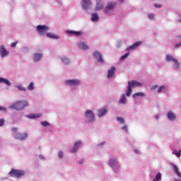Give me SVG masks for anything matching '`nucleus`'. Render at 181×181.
Returning a JSON list of instances; mask_svg holds the SVG:
<instances>
[{
	"label": "nucleus",
	"instance_id": "nucleus-1",
	"mask_svg": "<svg viewBox=\"0 0 181 181\" xmlns=\"http://www.w3.org/2000/svg\"><path fill=\"white\" fill-rule=\"evenodd\" d=\"M26 107H29V102L27 100H18L9 105L8 108L11 110H16V111H21L25 110Z\"/></svg>",
	"mask_w": 181,
	"mask_h": 181
},
{
	"label": "nucleus",
	"instance_id": "nucleus-2",
	"mask_svg": "<svg viewBox=\"0 0 181 181\" xmlns=\"http://www.w3.org/2000/svg\"><path fill=\"white\" fill-rule=\"evenodd\" d=\"M11 131L16 139H19V141H24V139H26V138H28V133L22 134V133L18 132V127H13L11 129Z\"/></svg>",
	"mask_w": 181,
	"mask_h": 181
},
{
	"label": "nucleus",
	"instance_id": "nucleus-3",
	"mask_svg": "<svg viewBox=\"0 0 181 181\" xmlns=\"http://www.w3.org/2000/svg\"><path fill=\"white\" fill-rule=\"evenodd\" d=\"M9 175L11 176V177H17V179H19V177L25 176V172L21 170L11 169V172L9 173Z\"/></svg>",
	"mask_w": 181,
	"mask_h": 181
},
{
	"label": "nucleus",
	"instance_id": "nucleus-4",
	"mask_svg": "<svg viewBox=\"0 0 181 181\" xmlns=\"http://www.w3.org/2000/svg\"><path fill=\"white\" fill-rule=\"evenodd\" d=\"M85 116H86V118H87L88 121H89V122H93V121L95 119L94 112H93L92 110H86V112H85Z\"/></svg>",
	"mask_w": 181,
	"mask_h": 181
},
{
	"label": "nucleus",
	"instance_id": "nucleus-5",
	"mask_svg": "<svg viewBox=\"0 0 181 181\" xmlns=\"http://www.w3.org/2000/svg\"><path fill=\"white\" fill-rule=\"evenodd\" d=\"M47 30H49V27H47L46 25H40L37 26V32H38L40 35H45Z\"/></svg>",
	"mask_w": 181,
	"mask_h": 181
},
{
	"label": "nucleus",
	"instance_id": "nucleus-6",
	"mask_svg": "<svg viewBox=\"0 0 181 181\" xmlns=\"http://www.w3.org/2000/svg\"><path fill=\"white\" fill-rule=\"evenodd\" d=\"M81 5L83 9H85V11H87L89 8L91 7V1L90 0H82L81 1Z\"/></svg>",
	"mask_w": 181,
	"mask_h": 181
},
{
	"label": "nucleus",
	"instance_id": "nucleus-7",
	"mask_svg": "<svg viewBox=\"0 0 181 181\" xmlns=\"http://www.w3.org/2000/svg\"><path fill=\"white\" fill-rule=\"evenodd\" d=\"M115 5H117V4L115 3H112V2L107 3L105 9V13H110V11H112L115 8Z\"/></svg>",
	"mask_w": 181,
	"mask_h": 181
},
{
	"label": "nucleus",
	"instance_id": "nucleus-8",
	"mask_svg": "<svg viewBox=\"0 0 181 181\" xmlns=\"http://www.w3.org/2000/svg\"><path fill=\"white\" fill-rule=\"evenodd\" d=\"M0 54L1 57H6L9 54V52L6 50L4 45L0 46Z\"/></svg>",
	"mask_w": 181,
	"mask_h": 181
},
{
	"label": "nucleus",
	"instance_id": "nucleus-9",
	"mask_svg": "<svg viewBox=\"0 0 181 181\" xmlns=\"http://www.w3.org/2000/svg\"><path fill=\"white\" fill-rule=\"evenodd\" d=\"M66 84L69 86H78L80 84V81L78 79H70L66 81Z\"/></svg>",
	"mask_w": 181,
	"mask_h": 181
},
{
	"label": "nucleus",
	"instance_id": "nucleus-10",
	"mask_svg": "<svg viewBox=\"0 0 181 181\" xmlns=\"http://www.w3.org/2000/svg\"><path fill=\"white\" fill-rule=\"evenodd\" d=\"M109 165L112 168V169H115V168H119L118 161H117V159L115 158H111L109 161Z\"/></svg>",
	"mask_w": 181,
	"mask_h": 181
},
{
	"label": "nucleus",
	"instance_id": "nucleus-11",
	"mask_svg": "<svg viewBox=\"0 0 181 181\" xmlns=\"http://www.w3.org/2000/svg\"><path fill=\"white\" fill-rule=\"evenodd\" d=\"M93 56L99 63L104 62V60L103 59V55L101 54V53L98 52H95L93 53Z\"/></svg>",
	"mask_w": 181,
	"mask_h": 181
},
{
	"label": "nucleus",
	"instance_id": "nucleus-12",
	"mask_svg": "<svg viewBox=\"0 0 181 181\" xmlns=\"http://www.w3.org/2000/svg\"><path fill=\"white\" fill-rule=\"evenodd\" d=\"M43 57V54L42 53H35L33 56V60L35 63H37V62H40V59Z\"/></svg>",
	"mask_w": 181,
	"mask_h": 181
},
{
	"label": "nucleus",
	"instance_id": "nucleus-13",
	"mask_svg": "<svg viewBox=\"0 0 181 181\" xmlns=\"http://www.w3.org/2000/svg\"><path fill=\"white\" fill-rule=\"evenodd\" d=\"M95 9L96 11H101V9H104V4H103V0H97Z\"/></svg>",
	"mask_w": 181,
	"mask_h": 181
},
{
	"label": "nucleus",
	"instance_id": "nucleus-14",
	"mask_svg": "<svg viewBox=\"0 0 181 181\" xmlns=\"http://www.w3.org/2000/svg\"><path fill=\"white\" fill-rule=\"evenodd\" d=\"M131 94H132V88L131 87V81H128V86L126 90L127 97H131Z\"/></svg>",
	"mask_w": 181,
	"mask_h": 181
},
{
	"label": "nucleus",
	"instance_id": "nucleus-15",
	"mask_svg": "<svg viewBox=\"0 0 181 181\" xmlns=\"http://www.w3.org/2000/svg\"><path fill=\"white\" fill-rule=\"evenodd\" d=\"M81 145H82L81 141H77L76 143H75L74 147L71 150V153H76V152H77V149H78V148H80Z\"/></svg>",
	"mask_w": 181,
	"mask_h": 181
},
{
	"label": "nucleus",
	"instance_id": "nucleus-16",
	"mask_svg": "<svg viewBox=\"0 0 181 181\" xmlns=\"http://www.w3.org/2000/svg\"><path fill=\"white\" fill-rule=\"evenodd\" d=\"M141 42L137 41L136 42H134L132 45H130L129 47H128L127 48V50H133V49H135L136 47H138V46H139L140 45H141Z\"/></svg>",
	"mask_w": 181,
	"mask_h": 181
},
{
	"label": "nucleus",
	"instance_id": "nucleus-17",
	"mask_svg": "<svg viewBox=\"0 0 181 181\" xmlns=\"http://www.w3.org/2000/svg\"><path fill=\"white\" fill-rule=\"evenodd\" d=\"M107 108L103 107L102 109L98 110V117H103L107 114Z\"/></svg>",
	"mask_w": 181,
	"mask_h": 181
},
{
	"label": "nucleus",
	"instance_id": "nucleus-18",
	"mask_svg": "<svg viewBox=\"0 0 181 181\" xmlns=\"http://www.w3.org/2000/svg\"><path fill=\"white\" fill-rule=\"evenodd\" d=\"M115 73V67L112 66L109 70H108V74H107V78H111L112 76H114V74Z\"/></svg>",
	"mask_w": 181,
	"mask_h": 181
},
{
	"label": "nucleus",
	"instance_id": "nucleus-19",
	"mask_svg": "<svg viewBox=\"0 0 181 181\" xmlns=\"http://www.w3.org/2000/svg\"><path fill=\"white\" fill-rule=\"evenodd\" d=\"M167 117L168 119H170V121H175V119H176V116L175 115V114H173V112H168L167 113Z\"/></svg>",
	"mask_w": 181,
	"mask_h": 181
},
{
	"label": "nucleus",
	"instance_id": "nucleus-20",
	"mask_svg": "<svg viewBox=\"0 0 181 181\" xmlns=\"http://www.w3.org/2000/svg\"><path fill=\"white\" fill-rule=\"evenodd\" d=\"M131 87L134 88V87H142V83H141L140 82H138L136 81H132L131 82Z\"/></svg>",
	"mask_w": 181,
	"mask_h": 181
},
{
	"label": "nucleus",
	"instance_id": "nucleus-21",
	"mask_svg": "<svg viewBox=\"0 0 181 181\" xmlns=\"http://www.w3.org/2000/svg\"><path fill=\"white\" fill-rule=\"evenodd\" d=\"M66 33H69V35H75V36H80L82 33L80 31L66 30Z\"/></svg>",
	"mask_w": 181,
	"mask_h": 181
},
{
	"label": "nucleus",
	"instance_id": "nucleus-22",
	"mask_svg": "<svg viewBox=\"0 0 181 181\" xmlns=\"http://www.w3.org/2000/svg\"><path fill=\"white\" fill-rule=\"evenodd\" d=\"M78 46L80 49H83V50H87L88 49V45H86V42H79Z\"/></svg>",
	"mask_w": 181,
	"mask_h": 181
},
{
	"label": "nucleus",
	"instance_id": "nucleus-23",
	"mask_svg": "<svg viewBox=\"0 0 181 181\" xmlns=\"http://www.w3.org/2000/svg\"><path fill=\"white\" fill-rule=\"evenodd\" d=\"M28 118H30L31 119H33L35 118H40L42 117V114H30L29 115H27Z\"/></svg>",
	"mask_w": 181,
	"mask_h": 181
},
{
	"label": "nucleus",
	"instance_id": "nucleus-24",
	"mask_svg": "<svg viewBox=\"0 0 181 181\" xmlns=\"http://www.w3.org/2000/svg\"><path fill=\"white\" fill-rule=\"evenodd\" d=\"M172 166H173L174 171L176 173L177 176H178V177H181V173L179 171V168H177V166L175 164H172Z\"/></svg>",
	"mask_w": 181,
	"mask_h": 181
},
{
	"label": "nucleus",
	"instance_id": "nucleus-25",
	"mask_svg": "<svg viewBox=\"0 0 181 181\" xmlns=\"http://www.w3.org/2000/svg\"><path fill=\"white\" fill-rule=\"evenodd\" d=\"M46 36L47 37H49L50 39H59V36L58 35H56L52 33H47L46 34Z\"/></svg>",
	"mask_w": 181,
	"mask_h": 181
},
{
	"label": "nucleus",
	"instance_id": "nucleus-26",
	"mask_svg": "<svg viewBox=\"0 0 181 181\" xmlns=\"http://www.w3.org/2000/svg\"><path fill=\"white\" fill-rule=\"evenodd\" d=\"M98 19H99L98 14L97 13H94L92 14L91 21L93 22H97V21H98Z\"/></svg>",
	"mask_w": 181,
	"mask_h": 181
},
{
	"label": "nucleus",
	"instance_id": "nucleus-27",
	"mask_svg": "<svg viewBox=\"0 0 181 181\" xmlns=\"http://www.w3.org/2000/svg\"><path fill=\"white\" fill-rule=\"evenodd\" d=\"M137 97H145V93L142 92H139L133 95V98H137Z\"/></svg>",
	"mask_w": 181,
	"mask_h": 181
},
{
	"label": "nucleus",
	"instance_id": "nucleus-28",
	"mask_svg": "<svg viewBox=\"0 0 181 181\" xmlns=\"http://www.w3.org/2000/svg\"><path fill=\"white\" fill-rule=\"evenodd\" d=\"M0 83H4V84H6V86H11V84L8 79L4 78H0Z\"/></svg>",
	"mask_w": 181,
	"mask_h": 181
},
{
	"label": "nucleus",
	"instance_id": "nucleus-29",
	"mask_svg": "<svg viewBox=\"0 0 181 181\" xmlns=\"http://www.w3.org/2000/svg\"><path fill=\"white\" fill-rule=\"evenodd\" d=\"M167 62H177V59L174 58L172 55H167Z\"/></svg>",
	"mask_w": 181,
	"mask_h": 181
},
{
	"label": "nucleus",
	"instance_id": "nucleus-30",
	"mask_svg": "<svg viewBox=\"0 0 181 181\" xmlns=\"http://www.w3.org/2000/svg\"><path fill=\"white\" fill-rule=\"evenodd\" d=\"M160 179H162V174H160V173H158L156 175V177H155V178L153 179V181H159V180H160Z\"/></svg>",
	"mask_w": 181,
	"mask_h": 181
},
{
	"label": "nucleus",
	"instance_id": "nucleus-31",
	"mask_svg": "<svg viewBox=\"0 0 181 181\" xmlns=\"http://www.w3.org/2000/svg\"><path fill=\"white\" fill-rule=\"evenodd\" d=\"M119 103L122 104H125L127 103V98H125V95H122L120 100Z\"/></svg>",
	"mask_w": 181,
	"mask_h": 181
},
{
	"label": "nucleus",
	"instance_id": "nucleus-32",
	"mask_svg": "<svg viewBox=\"0 0 181 181\" xmlns=\"http://www.w3.org/2000/svg\"><path fill=\"white\" fill-rule=\"evenodd\" d=\"M173 153V155H176L177 156V158H180V155H181V151H177L176 150H174Z\"/></svg>",
	"mask_w": 181,
	"mask_h": 181
},
{
	"label": "nucleus",
	"instance_id": "nucleus-33",
	"mask_svg": "<svg viewBox=\"0 0 181 181\" xmlns=\"http://www.w3.org/2000/svg\"><path fill=\"white\" fill-rule=\"evenodd\" d=\"M174 63H175V65H174V67L175 69H179V67H180V63H179V62L177 61H174Z\"/></svg>",
	"mask_w": 181,
	"mask_h": 181
},
{
	"label": "nucleus",
	"instance_id": "nucleus-34",
	"mask_svg": "<svg viewBox=\"0 0 181 181\" xmlns=\"http://www.w3.org/2000/svg\"><path fill=\"white\" fill-rule=\"evenodd\" d=\"M62 62L64 64H69V63H70L69 58H66V57L62 58Z\"/></svg>",
	"mask_w": 181,
	"mask_h": 181
},
{
	"label": "nucleus",
	"instance_id": "nucleus-35",
	"mask_svg": "<svg viewBox=\"0 0 181 181\" xmlns=\"http://www.w3.org/2000/svg\"><path fill=\"white\" fill-rule=\"evenodd\" d=\"M17 88H18V90H21V91H26V88H23V86L21 84H18L17 86Z\"/></svg>",
	"mask_w": 181,
	"mask_h": 181
},
{
	"label": "nucleus",
	"instance_id": "nucleus-36",
	"mask_svg": "<svg viewBox=\"0 0 181 181\" xmlns=\"http://www.w3.org/2000/svg\"><path fill=\"white\" fill-rule=\"evenodd\" d=\"M33 88H35V87L33 86V83L31 82L30 85L28 86V90H29L30 91H32Z\"/></svg>",
	"mask_w": 181,
	"mask_h": 181
},
{
	"label": "nucleus",
	"instance_id": "nucleus-37",
	"mask_svg": "<svg viewBox=\"0 0 181 181\" xmlns=\"http://www.w3.org/2000/svg\"><path fill=\"white\" fill-rule=\"evenodd\" d=\"M128 56H129V52L127 53V54H124V55H122L121 57V60H125Z\"/></svg>",
	"mask_w": 181,
	"mask_h": 181
},
{
	"label": "nucleus",
	"instance_id": "nucleus-38",
	"mask_svg": "<svg viewBox=\"0 0 181 181\" xmlns=\"http://www.w3.org/2000/svg\"><path fill=\"white\" fill-rule=\"evenodd\" d=\"M164 90H166V87H165V86H162L158 88V93H162Z\"/></svg>",
	"mask_w": 181,
	"mask_h": 181
},
{
	"label": "nucleus",
	"instance_id": "nucleus-39",
	"mask_svg": "<svg viewBox=\"0 0 181 181\" xmlns=\"http://www.w3.org/2000/svg\"><path fill=\"white\" fill-rule=\"evenodd\" d=\"M148 17L151 19V21H153V19H155V15L153 13H149Z\"/></svg>",
	"mask_w": 181,
	"mask_h": 181
},
{
	"label": "nucleus",
	"instance_id": "nucleus-40",
	"mask_svg": "<svg viewBox=\"0 0 181 181\" xmlns=\"http://www.w3.org/2000/svg\"><path fill=\"white\" fill-rule=\"evenodd\" d=\"M41 124L42 127H49V125H50V124H49V122L47 121L41 122Z\"/></svg>",
	"mask_w": 181,
	"mask_h": 181
},
{
	"label": "nucleus",
	"instance_id": "nucleus-41",
	"mask_svg": "<svg viewBox=\"0 0 181 181\" xmlns=\"http://www.w3.org/2000/svg\"><path fill=\"white\" fill-rule=\"evenodd\" d=\"M116 119H117V121H118L119 122H121L122 124L124 123L123 117H117Z\"/></svg>",
	"mask_w": 181,
	"mask_h": 181
},
{
	"label": "nucleus",
	"instance_id": "nucleus-42",
	"mask_svg": "<svg viewBox=\"0 0 181 181\" xmlns=\"http://www.w3.org/2000/svg\"><path fill=\"white\" fill-rule=\"evenodd\" d=\"M17 45H18V41H16V42L11 43V47H16Z\"/></svg>",
	"mask_w": 181,
	"mask_h": 181
},
{
	"label": "nucleus",
	"instance_id": "nucleus-43",
	"mask_svg": "<svg viewBox=\"0 0 181 181\" xmlns=\"http://www.w3.org/2000/svg\"><path fill=\"white\" fill-rule=\"evenodd\" d=\"M4 124H5V120L0 119V127H3Z\"/></svg>",
	"mask_w": 181,
	"mask_h": 181
},
{
	"label": "nucleus",
	"instance_id": "nucleus-44",
	"mask_svg": "<svg viewBox=\"0 0 181 181\" xmlns=\"http://www.w3.org/2000/svg\"><path fill=\"white\" fill-rule=\"evenodd\" d=\"M58 156L60 159H62L63 158V151H59Z\"/></svg>",
	"mask_w": 181,
	"mask_h": 181
},
{
	"label": "nucleus",
	"instance_id": "nucleus-45",
	"mask_svg": "<svg viewBox=\"0 0 181 181\" xmlns=\"http://www.w3.org/2000/svg\"><path fill=\"white\" fill-rule=\"evenodd\" d=\"M155 8H160L162 6L161 4H154Z\"/></svg>",
	"mask_w": 181,
	"mask_h": 181
},
{
	"label": "nucleus",
	"instance_id": "nucleus-46",
	"mask_svg": "<svg viewBox=\"0 0 181 181\" xmlns=\"http://www.w3.org/2000/svg\"><path fill=\"white\" fill-rule=\"evenodd\" d=\"M0 111H6V108L0 106Z\"/></svg>",
	"mask_w": 181,
	"mask_h": 181
},
{
	"label": "nucleus",
	"instance_id": "nucleus-47",
	"mask_svg": "<svg viewBox=\"0 0 181 181\" xmlns=\"http://www.w3.org/2000/svg\"><path fill=\"white\" fill-rule=\"evenodd\" d=\"M84 162V160L81 159L78 161L79 165H81Z\"/></svg>",
	"mask_w": 181,
	"mask_h": 181
},
{
	"label": "nucleus",
	"instance_id": "nucleus-48",
	"mask_svg": "<svg viewBox=\"0 0 181 181\" xmlns=\"http://www.w3.org/2000/svg\"><path fill=\"white\" fill-rule=\"evenodd\" d=\"M181 46V42L180 44H177L175 45V47L177 48V47H180Z\"/></svg>",
	"mask_w": 181,
	"mask_h": 181
},
{
	"label": "nucleus",
	"instance_id": "nucleus-49",
	"mask_svg": "<svg viewBox=\"0 0 181 181\" xmlns=\"http://www.w3.org/2000/svg\"><path fill=\"white\" fill-rule=\"evenodd\" d=\"M122 129H127V126H124V127H122Z\"/></svg>",
	"mask_w": 181,
	"mask_h": 181
},
{
	"label": "nucleus",
	"instance_id": "nucleus-50",
	"mask_svg": "<svg viewBox=\"0 0 181 181\" xmlns=\"http://www.w3.org/2000/svg\"><path fill=\"white\" fill-rule=\"evenodd\" d=\"M153 88H158V86H154Z\"/></svg>",
	"mask_w": 181,
	"mask_h": 181
},
{
	"label": "nucleus",
	"instance_id": "nucleus-51",
	"mask_svg": "<svg viewBox=\"0 0 181 181\" xmlns=\"http://www.w3.org/2000/svg\"><path fill=\"white\" fill-rule=\"evenodd\" d=\"M136 153H138V151L135 150Z\"/></svg>",
	"mask_w": 181,
	"mask_h": 181
},
{
	"label": "nucleus",
	"instance_id": "nucleus-52",
	"mask_svg": "<svg viewBox=\"0 0 181 181\" xmlns=\"http://www.w3.org/2000/svg\"><path fill=\"white\" fill-rule=\"evenodd\" d=\"M175 181H181V180H175Z\"/></svg>",
	"mask_w": 181,
	"mask_h": 181
},
{
	"label": "nucleus",
	"instance_id": "nucleus-53",
	"mask_svg": "<svg viewBox=\"0 0 181 181\" xmlns=\"http://www.w3.org/2000/svg\"><path fill=\"white\" fill-rule=\"evenodd\" d=\"M156 119H158V116H156Z\"/></svg>",
	"mask_w": 181,
	"mask_h": 181
},
{
	"label": "nucleus",
	"instance_id": "nucleus-54",
	"mask_svg": "<svg viewBox=\"0 0 181 181\" xmlns=\"http://www.w3.org/2000/svg\"><path fill=\"white\" fill-rule=\"evenodd\" d=\"M180 22H181V20H180Z\"/></svg>",
	"mask_w": 181,
	"mask_h": 181
}]
</instances>
